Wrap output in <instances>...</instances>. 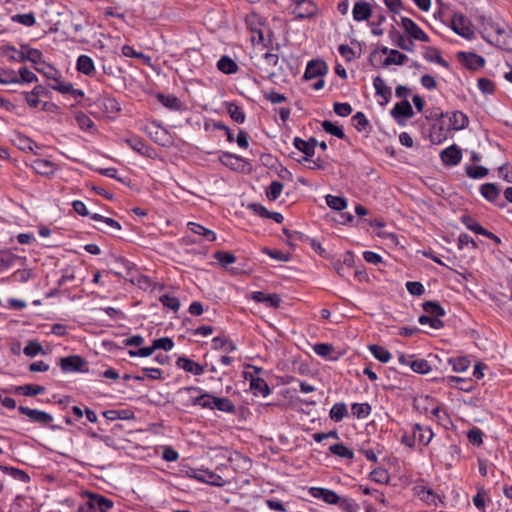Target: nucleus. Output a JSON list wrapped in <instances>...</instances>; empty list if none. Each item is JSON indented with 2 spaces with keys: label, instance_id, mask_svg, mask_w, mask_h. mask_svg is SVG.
<instances>
[{
  "label": "nucleus",
  "instance_id": "1",
  "mask_svg": "<svg viewBox=\"0 0 512 512\" xmlns=\"http://www.w3.org/2000/svg\"><path fill=\"white\" fill-rule=\"evenodd\" d=\"M247 28L251 32V41L253 44H265V35L268 32L266 23L256 12H250L245 16Z\"/></svg>",
  "mask_w": 512,
  "mask_h": 512
},
{
  "label": "nucleus",
  "instance_id": "2",
  "mask_svg": "<svg viewBox=\"0 0 512 512\" xmlns=\"http://www.w3.org/2000/svg\"><path fill=\"white\" fill-rule=\"evenodd\" d=\"M87 501L82 503L77 512H109L114 503L112 500L95 493L86 494Z\"/></svg>",
  "mask_w": 512,
  "mask_h": 512
},
{
  "label": "nucleus",
  "instance_id": "3",
  "mask_svg": "<svg viewBox=\"0 0 512 512\" xmlns=\"http://www.w3.org/2000/svg\"><path fill=\"white\" fill-rule=\"evenodd\" d=\"M398 24L410 40V44H413V41H430L427 33L412 19L406 16H401Z\"/></svg>",
  "mask_w": 512,
  "mask_h": 512
},
{
  "label": "nucleus",
  "instance_id": "4",
  "mask_svg": "<svg viewBox=\"0 0 512 512\" xmlns=\"http://www.w3.org/2000/svg\"><path fill=\"white\" fill-rule=\"evenodd\" d=\"M481 32L483 38L489 43L499 41V37L505 32L504 26L490 17H481Z\"/></svg>",
  "mask_w": 512,
  "mask_h": 512
},
{
  "label": "nucleus",
  "instance_id": "5",
  "mask_svg": "<svg viewBox=\"0 0 512 512\" xmlns=\"http://www.w3.org/2000/svg\"><path fill=\"white\" fill-rule=\"evenodd\" d=\"M183 392L189 395L193 405L200 406L204 409L214 410V399L216 396L209 394L198 387H188L185 388Z\"/></svg>",
  "mask_w": 512,
  "mask_h": 512
},
{
  "label": "nucleus",
  "instance_id": "6",
  "mask_svg": "<svg viewBox=\"0 0 512 512\" xmlns=\"http://www.w3.org/2000/svg\"><path fill=\"white\" fill-rule=\"evenodd\" d=\"M451 29L459 36L472 40L474 29L471 21L461 13H454L451 18Z\"/></svg>",
  "mask_w": 512,
  "mask_h": 512
},
{
  "label": "nucleus",
  "instance_id": "7",
  "mask_svg": "<svg viewBox=\"0 0 512 512\" xmlns=\"http://www.w3.org/2000/svg\"><path fill=\"white\" fill-rule=\"evenodd\" d=\"M254 370V373L250 371H244V378L249 381L250 389L254 395H261L267 397L270 395L271 390L266 381L258 376L260 369L255 366H249Z\"/></svg>",
  "mask_w": 512,
  "mask_h": 512
},
{
  "label": "nucleus",
  "instance_id": "8",
  "mask_svg": "<svg viewBox=\"0 0 512 512\" xmlns=\"http://www.w3.org/2000/svg\"><path fill=\"white\" fill-rule=\"evenodd\" d=\"M443 123L447 122L448 131H460L465 129L469 124L468 116L462 111H451L441 116Z\"/></svg>",
  "mask_w": 512,
  "mask_h": 512
},
{
  "label": "nucleus",
  "instance_id": "9",
  "mask_svg": "<svg viewBox=\"0 0 512 512\" xmlns=\"http://www.w3.org/2000/svg\"><path fill=\"white\" fill-rule=\"evenodd\" d=\"M189 476L216 487H222L227 483L220 475L208 469H191Z\"/></svg>",
  "mask_w": 512,
  "mask_h": 512
},
{
  "label": "nucleus",
  "instance_id": "10",
  "mask_svg": "<svg viewBox=\"0 0 512 512\" xmlns=\"http://www.w3.org/2000/svg\"><path fill=\"white\" fill-rule=\"evenodd\" d=\"M413 492L415 496L428 506L436 508L442 503L440 496L425 485H415L413 487Z\"/></svg>",
  "mask_w": 512,
  "mask_h": 512
},
{
  "label": "nucleus",
  "instance_id": "11",
  "mask_svg": "<svg viewBox=\"0 0 512 512\" xmlns=\"http://www.w3.org/2000/svg\"><path fill=\"white\" fill-rule=\"evenodd\" d=\"M293 3L292 13L296 18L303 19L315 15L316 6L312 0H290Z\"/></svg>",
  "mask_w": 512,
  "mask_h": 512
},
{
  "label": "nucleus",
  "instance_id": "12",
  "mask_svg": "<svg viewBox=\"0 0 512 512\" xmlns=\"http://www.w3.org/2000/svg\"><path fill=\"white\" fill-rule=\"evenodd\" d=\"M309 494L313 498L320 499L329 505H337L340 502V496L335 491L327 488L310 487Z\"/></svg>",
  "mask_w": 512,
  "mask_h": 512
},
{
  "label": "nucleus",
  "instance_id": "13",
  "mask_svg": "<svg viewBox=\"0 0 512 512\" xmlns=\"http://www.w3.org/2000/svg\"><path fill=\"white\" fill-rule=\"evenodd\" d=\"M379 51L387 56L383 61L384 67H389L391 65H404L408 60V57L405 54L399 52L396 49H390L383 46L379 49Z\"/></svg>",
  "mask_w": 512,
  "mask_h": 512
},
{
  "label": "nucleus",
  "instance_id": "14",
  "mask_svg": "<svg viewBox=\"0 0 512 512\" xmlns=\"http://www.w3.org/2000/svg\"><path fill=\"white\" fill-rule=\"evenodd\" d=\"M19 412L27 416L32 422L46 425L53 421L52 415L42 410L20 406Z\"/></svg>",
  "mask_w": 512,
  "mask_h": 512
},
{
  "label": "nucleus",
  "instance_id": "15",
  "mask_svg": "<svg viewBox=\"0 0 512 512\" xmlns=\"http://www.w3.org/2000/svg\"><path fill=\"white\" fill-rule=\"evenodd\" d=\"M13 143L20 150L25 152H31L35 155L40 154V146L34 142L31 138L27 137L24 134L17 133L13 137Z\"/></svg>",
  "mask_w": 512,
  "mask_h": 512
},
{
  "label": "nucleus",
  "instance_id": "16",
  "mask_svg": "<svg viewBox=\"0 0 512 512\" xmlns=\"http://www.w3.org/2000/svg\"><path fill=\"white\" fill-rule=\"evenodd\" d=\"M413 114L412 106L408 101L396 103L391 110L392 117L399 124H402L405 120L411 118Z\"/></svg>",
  "mask_w": 512,
  "mask_h": 512
},
{
  "label": "nucleus",
  "instance_id": "17",
  "mask_svg": "<svg viewBox=\"0 0 512 512\" xmlns=\"http://www.w3.org/2000/svg\"><path fill=\"white\" fill-rule=\"evenodd\" d=\"M458 59L465 66L472 70L483 68L485 65V59L482 56L472 52H459Z\"/></svg>",
  "mask_w": 512,
  "mask_h": 512
},
{
  "label": "nucleus",
  "instance_id": "18",
  "mask_svg": "<svg viewBox=\"0 0 512 512\" xmlns=\"http://www.w3.org/2000/svg\"><path fill=\"white\" fill-rule=\"evenodd\" d=\"M83 364V358L78 355L63 357L59 360L61 370L65 373L79 372Z\"/></svg>",
  "mask_w": 512,
  "mask_h": 512
},
{
  "label": "nucleus",
  "instance_id": "19",
  "mask_svg": "<svg viewBox=\"0 0 512 512\" xmlns=\"http://www.w3.org/2000/svg\"><path fill=\"white\" fill-rule=\"evenodd\" d=\"M30 166L36 173L44 176L52 175L58 170L57 164L48 159H35Z\"/></svg>",
  "mask_w": 512,
  "mask_h": 512
},
{
  "label": "nucleus",
  "instance_id": "20",
  "mask_svg": "<svg viewBox=\"0 0 512 512\" xmlns=\"http://www.w3.org/2000/svg\"><path fill=\"white\" fill-rule=\"evenodd\" d=\"M328 71L327 65L321 60H313L307 64L304 77L305 79H316L325 75Z\"/></svg>",
  "mask_w": 512,
  "mask_h": 512
},
{
  "label": "nucleus",
  "instance_id": "21",
  "mask_svg": "<svg viewBox=\"0 0 512 512\" xmlns=\"http://www.w3.org/2000/svg\"><path fill=\"white\" fill-rule=\"evenodd\" d=\"M442 162L447 166H455L462 159L461 150L456 145H451L440 154Z\"/></svg>",
  "mask_w": 512,
  "mask_h": 512
},
{
  "label": "nucleus",
  "instance_id": "22",
  "mask_svg": "<svg viewBox=\"0 0 512 512\" xmlns=\"http://www.w3.org/2000/svg\"><path fill=\"white\" fill-rule=\"evenodd\" d=\"M414 440L421 445L427 446L434 437V433L428 426L415 424L412 428Z\"/></svg>",
  "mask_w": 512,
  "mask_h": 512
},
{
  "label": "nucleus",
  "instance_id": "23",
  "mask_svg": "<svg viewBox=\"0 0 512 512\" xmlns=\"http://www.w3.org/2000/svg\"><path fill=\"white\" fill-rule=\"evenodd\" d=\"M250 298L255 302L265 304V306L269 308H277L281 302L277 294H265L261 291L252 292Z\"/></svg>",
  "mask_w": 512,
  "mask_h": 512
},
{
  "label": "nucleus",
  "instance_id": "24",
  "mask_svg": "<svg viewBox=\"0 0 512 512\" xmlns=\"http://www.w3.org/2000/svg\"><path fill=\"white\" fill-rule=\"evenodd\" d=\"M373 86L375 88L376 96L380 98L379 103L381 105H386L391 98V90L386 85L383 78L377 76L373 80Z\"/></svg>",
  "mask_w": 512,
  "mask_h": 512
},
{
  "label": "nucleus",
  "instance_id": "25",
  "mask_svg": "<svg viewBox=\"0 0 512 512\" xmlns=\"http://www.w3.org/2000/svg\"><path fill=\"white\" fill-rule=\"evenodd\" d=\"M220 161L227 167L233 170H244L247 162L244 158L231 154V153H223L220 157Z\"/></svg>",
  "mask_w": 512,
  "mask_h": 512
},
{
  "label": "nucleus",
  "instance_id": "26",
  "mask_svg": "<svg viewBox=\"0 0 512 512\" xmlns=\"http://www.w3.org/2000/svg\"><path fill=\"white\" fill-rule=\"evenodd\" d=\"M76 69L86 76H93L96 72L94 61L88 55H80L77 58Z\"/></svg>",
  "mask_w": 512,
  "mask_h": 512
},
{
  "label": "nucleus",
  "instance_id": "27",
  "mask_svg": "<svg viewBox=\"0 0 512 512\" xmlns=\"http://www.w3.org/2000/svg\"><path fill=\"white\" fill-rule=\"evenodd\" d=\"M371 13L370 4L364 1L356 2L352 9L353 19L357 22L367 20L371 16Z\"/></svg>",
  "mask_w": 512,
  "mask_h": 512
},
{
  "label": "nucleus",
  "instance_id": "28",
  "mask_svg": "<svg viewBox=\"0 0 512 512\" xmlns=\"http://www.w3.org/2000/svg\"><path fill=\"white\" fill-rule=\"evenodd\" d=\"M187 227L189 228V230L192 233L201 236L203 238V240H205V241L213 242L217 238L216 233L214 231H212L198 223L188 222Z\"/></svg>",
  "mask_w": 512,
  "mask_h": 512
},
{
  "label": "nucleus",
  "instance_id": "29",
  "mask_svg": "<svg viewBox=\"0 0 512 512\" xmlns=\"http://www.w3.org/2000/svg\"><path fill=\"white\" fill-rule=\"evenodd\" d=\"M177 366L184 371L192 373L196 376L202 375L204 373L203 366L185 357H181L177 360Z\"/></svg>",
  "mask_w": 512,
  "mask_h": 512
},
{
  "label": "nucleus",
  "instance_id": "30",
  "mask_svg": "<svg viewBox=\"0 0 512 512\" xmlns=\"http://www.w3.org/2000/svg\"><path fill=\"white\" fill-rule=\"evenodd\" d=\"M315 145L316 141L314 139L311 141H306L298 137L294 139V146L306 155V159L314 155Z\"/></svg>",
  "mask_w": 512,
  "mask_h": 512
},
{
  "label": "nucleus",
  "instance_id": "31",
  "mask_svg": "<svg viewBox=\"0 0 512 512\" xmlns=\"http://www.w3.org/2000/svg\"><path fill=\"white\" fill-rule=\"evenodd\" d=\"M444 382L449 386H455L463 391H471L473 389V384L471 381H468L465 378L457 377V376H446L444 378Z\"/></svg>",
  "mask_w": 512,
  "mask_h": 512
},
{
  "label": "nucleus",
  "instance_id": "32",
  "mask_svg": "<svg viewBox=\"0 0 512 512\" xmlns=\"http://www.w3.org/2000/svg\"><path fill=\"white\" fill-rule=\"evenodd\" d=\"M217 68L225 74H234L238 71L237 63L228 56H222L218 60Z\"/></svg>",
  "mask_w": 512,
  "mask_h": 512
},
{
  "label": "nucleus",
  "instance_id": "33",
  "mask_svg": "<svg viewBox=\"0 0 512 512\" xmlns=\"http://www.w3.org/2000/svg\"><path fill=\"white\" fill-rule=\"evenodd\" d=\"M212 349L222 350L226 353L236 350V345L225 337H214L212 339Z\"/></svg>",
  "mask_w": 512,
  "mask_h": 512
},
{
  "label": "nucleus",
  "instance_id": "34",
  "mask_svg": "<svg viewBox=\"0 0 512 512\" xmlns=\"http://www.w3.org/2000/svg\"><path fill=\"white\" fill-rule=\"evenodd\" d=\"M348 415L347 406L343 402L335 403L329 412L331 420L334 422L342 421Z\"/></svg>",
  "mask_w": 512,
  "mask_h": 512
},
{
  "label": "nucleus",
  "instance_id": "35",
  "mask_svg": "<svg viewBox=\"0 0 512 512\" xmlns=\"http://www.w3.org/2000/svg\"><path fill=\"white\" fill-rule=\"evenodd\" d=\"M313 351L318 356L327 358L329 360L336 361L338 359V357L333 356L334 347L331 344H327V343L315 344L313 347Z\"/></svg>",
  "mask_w": 512,
  "mask_h": 512
},
{
  "label": "nucleus",
  "instance_id": "36",
  "mask_svg": "<svg viewBox=\"0 0 512 512\" xmlns=\"http://www.w3.org/2000/svg\"><path fill=\"white\" fill-rule=\"evenodd\" d=\"M481 195L488 201L494 202L499 197V189L493 183H485L480 187Z\"/></svg>",
  "mask_w": 512,
  "mask_h": 512
},
{
  "label": "nucleus",
  "instance_id": "37",
  "mask_svg": "<svg viewBox=\"0 0 512 512\" xmlns=\"http://www.w3.org/2000/svg\"><path fill=\"white\" fill-rule=\"evenodd\" d=\"M326 204L333 210L342 211L347 208L348 202L345 198L334 195H326Z\"/></svg>",
  "mask_w": 512,
  "mask_h": 512
},
{
  "label": "nucleus",
  "instance_id": "38",
  "mask_svg": "<svg viewBox=\"0 0 512 512\" xmlns=\"http://www.w3.org/2000/svg\"><path fill=\"white\" fill-rule=\"evenodd\" d=\"M17 80L16 84H30L37 82L38 77L27 67H21L17 73Z\"/></svg>",
  "mask_w": 512,
  "mask_h": 512
},
{
  "label": "nucleus",
  "instance_id": "39",
  "mask_svg": "<svg viewBox=\"0 0 512 512\" xmlns=\"http://www.w3.org/2000/svg\"><path fill=\"white\" fill-rule=\"evenodd\" d=\"M369 351L371 352V354L380 362L382 363H388L391 359V354L390 352L382 347V346H379V345H370L369 346Z\"/></svg>",
  "mask_w": 512,
  "mask_h": 512
},
{
  "label": "nucleus",
  "instance_id": "40",
  "mask_svg": "<svg viewBox=\"0 0 512 512\" xmlns=\"http://www.w3.org/2000/svg\"><path fill=\"white\" fill-rule=\"evenodd\" d=\"M329 451L341 458L353 459L354 452L342 443H337L329 447Z\"/></svg>",
  "mask_w": 512,
  "mask_h": 512
},
{
  "label": "nucleus",
  "instance_id": "41",
  "mask_svg": "<svg viewBox=\"0 0 512 512\" xmlns=\"http://www.w3.org/2000/svg\"><path fill=\"white\" fill-rule=\"evenodd\" d=\"M157 99L166 108H169L172 110H180L181 109V102L178 100L177 97H175L173 95L158 94Z\"/></svg>",
  "mask_w": 512,
  "mask_h": 512
},
{
  "label": "nucleus",
  "instance_id": "42",
  "mask_svg": "<svg viewBox=\"0 0 512 512\" xmlns=\"http://www.w3.org/2000/svg\"><path fill=\"white\" fill-rule=\"evenodd\" d=\"M424 59L429 62H436L442 66H447L446 61L442 58L440 51L434 47H427L423 53Z\"/></svg>",
  "mask_w": 512,
  "mask_h": 512
},
{
  "label": "nucleus",
  "instance_id": "43",
  "mask_svg": "<svg viewBox=\"0 0 512 512\" xmlns=\"http://www.w3.org/2000/svg\"><path fill=\"white\" fill-rule=\"evenodd\" d=\"M214 409L226 413H233L235 411V405L226 397H215Z\"/></svg>",
  "mask_w": 512,
  "mask_h": 512
},
{
  "label": "nucleus",
  "instance_id": "44",
  "mask_svg": "<svg viewBox=\"0 0 512 512\" xmlns=\"http://www.w3.org/2000/svg\"><path fill=\"white\" fill-rule=\"evenodd\" d=\"M50 81H52V83H50V87L55 91H58L62 94H68L72 91V84L62 81L61 73L59 71L57 79H50Z\"/></svg>",
  "mask_w": 512,
  "mask_h": 512
},
{
  "label": "nucleus",
  "instance_id": "45",
  "mask_svg": "<svg viewBox=\"0 0 512 512\" xmlns=\"http://www.w3.org/2000/svg\"><path fill=\"white\" fill-rule=\"evenodd\" d=\"M352 414L358 419H365L371 413V406L368 403H353Z\"/></svg>",
  "mask_w": 512,
  "mask_h": 512
},
{
  "label": "nucleus",
  "instance_id": "46",
  "mask_svg": "<svg viewBox=\"0 0 512 512\" xmlns=\"http://www.w3.org/2000/svg\"><path fill=\"white\" fill-rule=\"evenodd\" d=\"M461 221L467 227V229L476 234L483 235L484 233H486V229L483 228L475 219H473L469 215H462Z\"/></svg>",
  "mask_w": 512,
  "mask_h": 512
},
{
  "label": "nucleus",
  "instance_id": "47",
  "mask_svg": "<svg viewBox=\"0 0 512 512\" xmlns=\"http://www.w3.org/2000/svg\"><path fill=\"white\" fill-rule=\"evenodd\" d=\"M227 112L229 116L237 123H243L246 119L243 109L235 103H229L227 105Z\"/></svg>",
  "mask_w": 512,
  "mask_h": 512
},
{
  "label": "nucleus",
  "instance_id": "48",
  "mask_svg": "<svg viewBox=\"0 0 512 512\" xmlns=\"http://www.w3.org/2000/svg\"><path fill=\"white\" fill-rule=\"evenodd\" d=\"M448 363L452 366V370L457 373L465 372L470 367V361L466 357L450 358Z\"/></svg>",
  "mask_w": 512,
  "mask_h": 512
},
{
  "label": "nucleus",
  "instance_id": "49",
  "mask_svg": "<svg viewBox=\"0 0 512 512\" xmlns=\"http://www.w3.org/2000/svg\"><path fill=\"white\" fill-rule=\"evenodd\" d=\"M35 70L41 73L48 80L57 79L58 70L52 65L46 63L45 61H43L39 66H35Z\"/></svg>",
  "mask_w": 512,
  "mask_h": 512
},
{
  "label": "nucleus",
  "instance_id": "50",
  "mask_svg": "<svg viewBox=\"0 0 512 512\" xmlns=\"http://www.w3.org/2000/svg\"><path fill=\"white\" fill-rule=\"evenodd\" d=\"M411 370L419 374H427L431 371V366L425 359L416 358L414 356L411 362Z\"/></svg>",
  "mask_w": 512,
  "mask_h": 512
},
{
  "label": "nucleus",
  "instance_id": "51",
  "mask_svg": "<svg viewBox=\"0 0 512 512\" xmlns=\"http://www.w3.org/2000/svg\"><path fill=\"white\" fill-rule=\"evenodd\" d=\"M25 61H30L35 66H39L43 60V54L40 50L35 48H25Z\"/></svg>",
  "mask_w": 512,
  "mask_h": 512
},
{
  "label": "nucleus",
  "instance_id": "52",
  "mask_svg": "<svg viewBox=\"0 0 512 512\" xmlns=\"http://www.w3.org/2000/svg\"><path fill=\"white\" fill-rule=\"evenodd\" d=\"M15 391L20 392L25 396H36L42 394L45 391V388L40 385L27 384L16 387Z\"/></svg>",
  "mask_w": 512,
  "mask_h": 512
},
{
  "label": "nucleus",
  "instance_id": "53",
  "mask_svg": "<svg viewBox=\"0 0 512 512\" xmlns=\"http://www.w3.org/2000/svg\"><path fill=\"white\" fill-rule=\"evenodd\" d=\"M283 191V184L279 181H273L266 189V197L270 201L277 200Z\"/></svg>",
  "mask_w": 512,
  "mask_h": 512
},
{
  "label": "nucleus",
  "instance_id": "54",
  "mask_svg": "<svg viewBox=\"0 0 512 512\" xmlns=\"http://www.w3.org/2000/svg\"><path fill=\"white\" fill-rule=\"evenodd\" d=\"M423 310L427 313V315L437 318H440L445 314L444 309L437 302H425L423 304Z\"/></svg>",
  "mask_w": 512,
  "mask_h": 512
},
{
  "label": "nucleus",
  "instance_id": "55",
  "mask_svg": "<svg viewBox=\"0 0 512 512\" xmlns=\"http://www.w3.org/2000/svg\"><path fill=\"white\" fill-rule=\"evenodd\" d=\"M321 126L325 132L339 139H343L345 136L343 129L335 123L326 120L322 122Z\"/></svg>",
  "mask_w": 512,
  "mask_h": 512
},
{
  "label": "nucleus",
  "instance_id": "56",
  "mask_svg": "<svg viewBox=\"0 0 512 512\" xmlns=\"http://www.w3.org/2000/svg\"><path fill=\"white\" fill-rule=\"evenodd\" d=\"M278 55L274 54V53H270V52H265L262 56H261V59H260V62L258 63V65L261 67V68H270V67H275L277 64H278Z\"/></svg>",
  "mask_w": 512,
  "mask_h": 512
},
{
  "label": "nucleus",
  "instance_id": "57",
  "mask_svg": "<svg viewBox=\"0 0 512 512\" xmlns=\"http://www.w3.org/2000/svg\"><path fill=\"white\" fill-rule=\"evenodd\" d=\"M418 321L421 325H429L431 328L435 330H438L443 327V321L440 318L430 315H421Z\"/></svg>",
  "mask_w": 512,
  "mask_h": 512
},
{
  "label": "nucleus",
  "instance_id": "58",
  "mask_svg": "<svg viewBox=\"0 0 512 512\" xmlns=\"http://www.w3.org/2000/svg\"><path fill=\"white\" fill-rule=\"evenodd\" d=\"M466 174L473 179L484 178L488 174V169L483 166H467Z\"/></svg>",
  "mask_w": 512,
  "mask_h": 512
},
{
  "label": "nucleus",
  "instance_id": "59",
  "mask_svg": "<svg viewBox=\"0 0 512 512\" xmlns=\"http://www.w3.org/2000/svg\"><path fill=\"white\" fill-rule=\"evenodd\" d=\"M17 81V73L15 71L11 69L0 70V84H16Z\"/></svg>",
  "mask_w": 512,
  "mask_h": 512
},
{
  "label": "nucleus",
  "instance_id": "60",
  "mask_svg": "<svg viewBox=\"0 0 512 512\" xmlns=\"http://www.w3.org/2000/svg\"><path fill=\"white\" fill-rule=\"evenodd\" d=\"M337 505H339L344 512H359V505L348 497H340V502H338Z\"/></svg>",
  "mask_w": 512,
  "mask_h": 512
},
{
  "label": "nucleus",
  "instance_id": "61",
  "mask_svg": "<svg viewBox=\"0 0 512 512\" xmlns=\"http://www.w3.org/2000/svg\"><path fill=\"white\" fill-rule=\"evenodd\" d=\"M12 20L27 27H31L36 23L33 13L16 14L12 17Z\"/></svg>",
  "mask_w": 512,
  "mask_h": 512
},
{
  "label": "nucleus",
  "instance_id": "62",
  "mask_svg": "<svg viewBox=\"0 0 512 512\" xmlns=\"http://www.w3.org/2000/svg\"><path fill=\"white\" fill-rule=\"evenodd\" d=\"M25 48L26 47H22L21 50H17L14 47H7L5 50V54L12 61L23 62L25 61Z\"/></svg>",
  "mask_w": 512,
  "mask_h": 512
},
{
  "label": "nucleus",
  "instance_id": "63",
  "mask_svg": "<svg viewBox=\"0 0 512 512\" xmlns=\"http://www.w3.org/2000/svg\"><path fill=\"white\" fill-rule=\"evenodd\" d=\"M154 350H164V351H170L174 347V343L171 338L169 337H163L159 338L153 341L152 343Z\"/></svg>",
  "mask_w": 512,
  "mask_h": 512
},
{
  "label": "nucleus",
  "instance_id": "64",
  "mask_svg": "<svg viewBox=\"0 0 512 512\" xmlns=\"http://www.w3.org/2000/svg\"><path fill=\"white\" fill-rule=\"evenodd\" d=\"M24 354L28 357H35L43 353L42 346L36 341H30L23 350Z\"/></svg>",
  "mask_w": 512,
  "mask_h": 512
}]
</instances>
